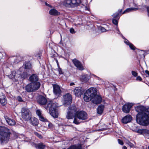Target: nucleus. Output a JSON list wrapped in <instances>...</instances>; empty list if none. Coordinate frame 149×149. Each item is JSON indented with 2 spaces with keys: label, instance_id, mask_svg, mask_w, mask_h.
Masks as SVG:
<instances>
[{
  "label": "nucleus",
  "instance_id": "1",
  "mask_svg": "<svg viewBox=\"0 0 149 149\" xmlns=\"http://www.w3.org/2000/svg\"><path fill=\"white\" fill-rule=\"evenodd\" d=\"M10 134V132L7 128L0 126V143L7 142L9 140Z\"/></svg>",
  "mask_w": 149,
  "mask_h": 149
},
{
  "label": "nucleus",
  "instance_id": "2",
  "mask_svg": "<svg viewBox=\"0 0 149 149\" xmlns=\"http://www.w3.org/2000/svg\"><path fill=\"white\" fill-rule=\"evenodd\" d=\"M136 120L137 122L140 125L146 126L149 124V115L146 113L137 114Z\"/></svg>",
  "mask_w": 149,
  "mask_h": 149
},
{
  "label": "nucleus",
  "instance_id": "3",
  "mask_svg": "<svg viewBox=\"0 0 149 149\" xmlns=\"http://www.w3.org/2000/svg\"><path fill=\"white\" fill-rule=\"evenodd\" d=\"M40 85L39 82H31L25 86V89L28 92L35 91L40 88Z\"/></svg>",
  "mask_w": 149,
  "mask_h": 149
},
{
  "label": "nucleus",
  "instance_id": "4",
  "mask_svg": "<svg viewBox=\"0 0 149 149\" xmlns=\"http://www.w3.org/2000/svg\"><path fill=\"white\" fill-rule=\"evenodd\" d=\"M96 93V88H90L87 90L84 93V99L85 101L88 102L92 100L93 96V94L95 95Z\"/></svg>",
  "mask_w": 149,
  "mask_h": 149
},
{
  "label": "nucleus",
  "instance_id": "5",
  "mask_svg": "<svg viewBox=\"0 0 149 149\" xmlns=\"http://www.w3.org/2000/svg\"><path fill=\"white\" fill-rule=\"evenodd\" d=\"M77 111L76 107L75 106H71L69 107L68 111L66 115V118L69 119L73 118L76 114Z\"/></svg>",
  "mask_w": 149,
  "mask_h": 149
},
{
  "label": "nucleus",
  "instance_id": "6",
  "mask_svg": "<svg viewBox=\"0 0 149 149\" xmlns=\"http://www.w3.org/2000/svg\"><path fill=\"white\" fill-rule=\"evenodd\" d=\"M22 116V118L25 120H28L30 119L31 114L29 110L25 108L22 109L21 111Z\"/></svg>",
  "mask_w": 149,
  "mask_h": 149
},
{
  "label": "nucleus",
  "instance_id": "7",
  "mask_svg": "<svg viewBox=\"0 0 149 149\" xmlns=\"http://www.w3.org/2000/svg\"><path fill=\"white\" fill-rule=\"evenodd\" d=\"M57 103L52 100L48 101L47 106H45V108L47 110L49 109V110L51 109H57Z\"/></svg>",
  "mask_w": 149,
  "mask_h": 149
},
{
  "label": "nucleus",
  "instance_id": "8",
  "mask_svg": "<svg viewBox=\"0 0 149 149\" xmlns=\"http://www.w3.org/2000/svg\"><path fill=\"white\" fill-rule=\"evenodd\" d=\"M93 94V96L91 100L93 102L96 104L100 103L102 102V98L100 95H97V91L96 89L95 95L94 94Z\"/></svg>",
  "mask_w": 149,
  "mask_h": 149
},
{
  "label": "nucleus",
  "instance_id": "9",
  "mask_svg": "<svg viewBox=\"0 0 149 149\" xmlns=\"http://www.w3.org/2000/svg\"><path fill=\"white\" fill-rule=\"evenodd\" d=\"M75 115L79 120H85L87 118V113L83 111L77 112L76 113Z\"/></svg>",
  "mask_w": 149,
  "mask_h": 149
},
{
  "label": "nucleus",
  "instance_id": "10",
  "mask_svg": "<svg viewBox=\"0 0 149 149\" xmlns=\"http://www.w3.org/2000/svg\"><path fill=\"white\" fill-rule=\"evenodd\" d=\"M72 97L70 94L68 93L63 95V101L65 104H70L72 102Z\"/></svg>",
  "mask_w": 149,
  "mask_h": 149
},
{
  "label": "nucleus",
  "instance_id": "11",
  "mask_svg": "<svg viewBox=\"0 0 149 149\" xmlns=\"http://www.w3.org/2000/svg\"><path fill=\"white\" fill-rule=\"evenodd\" d=\"M24 68L22 67L21 68L19 69V71L17 72L18 73V77H20L22 79H25L29 76V74L27 73V71H26L24 70L23 72H22V70L24 69Z\"/></svg>",
  "mask_w": 149,
  "mask_h": 149
},
{
  "label": "nucleus",
  "instance_id": "12",
  "mask_svg": "<svg viewBox=\"0 0 149 149\" xmlns=\"http://www.w3.org/2000/svg\"><path fill=\"white\" fill-rule=\"evenodd\" d=\"M53 91L54 94L57 97L61 96L62 91H61L59 86L57 85H53Z\"/></svg>",
  "mask_w": 149,
  "mask_h": 149
},
{
  "label": "nucleus",
  "instance_id": "13",
  "mask_svg": "<svg viewBox=\"0 0 149 149\" xmlns=\"http://www.w3.org/2000/svg\"><path fill=\"white\" fill-rule=\"evenodd\" d=\"M135 110L138 112V114H141L146 113V108L142 106H138L135 107Z\"/></svg>",
  "mask_w": 149,
  "mask_h": 149
},
{
  "label": "nucleus",
  "instance_id": "14",
  "mask_svg": "<svg viewBox=\"0 0 149 149\" xmlns=\"http://www.w3.org/2000/svg\"><path fill=\"white\" fill-rule=\"evenodd\" d=\"M132 106V105L131 104L127 103L125 104L123 107V111L125 113H129Z\"/></svg>",
  "mask_w": 149,
  "mask_h": 149
},
{
  "label": "nucleus",
  "instance_id": "15",
  "mask_svg": "<svg viewBox=\"0 0 149 149\" xmlns=\"http://www.w3.org/2000/svg\"><path fill=\"white\" fill-rule=\"evenodd\" d=\"M74 92L76 96L79 97L83 94V91L81 87H77L74 90Z\"/></svg>",
  "mask_w": 149,
  "mask_h": 149
},
{
  "label": "nucleus",
  "instance_id": "16",
  "mask_svg": "<svg viewBox=\"0 0 149 149\" xmlns=\"http://www.w3.org/2000/svg\"><path fill=\"white\" fill-rule=\"evenodd\" d=\"M72 62L77 68L80 70H83L84 69L81 63L77 59H74L72 60Z\"/></svg>",
  "mask_w": 149,
  "mask_h": 149
},
{
  "label": "nucleus",
  "instance_id": "17",
  "mask_svg": "<svg viewBox=\"0 0 149 149\" xmlns=\"http://www.w3.org/2000/svg\"><path fill=\"white\" fill-rule=\"evenodd\" d=\"M132 120V117L130 115H128L124 117L122 120L123 123L125 124L130 122Z\"/></svg>",
  "mask_w": 149,
  "mask_h": 149
},
{
  "label": "nucleus",
  "instance_id": "18",
  "mask_svg": "<svg viewBox=\"0 0 149 149\" xmlns=\"http://www.w3.org/2000/svg\"><path fill=\"white\" fill-rule=\"evenodd\" d=\"M29 120H30V123L34 126H37L38 124V120L36 118H31L30 117V118Z\"/></svg>",
  "mask_w": 149,
  "mask_h": 149
},
{
  "label": "nucleus",
  "instance_id": "19",
  "mask_svg": "<svg viewBox=\"0 0 149 149\" xmlns=\"http://www.w3.org/2000/svg\"><path fill=\"white\" fill-rule=\"evenodd\" d=\"M8 76L10 79H11L13 80L14 79H15V81H16L17 79V78H18V73L16 74V72L13 71L11 72V73L8 75Z\"/></svg>",
  "mask_w": 149,
  "mask_h": 149
},
{
  "label": "nucleus",
  "instance_id": "20",
  "mask_svg": "<svg viewBox=\"0 0 149 149\" xmlns=\"http://www.w3.org/2000/svg\"><path fill=\"white\" fill-rule=\"evenodd\" d=\"M38 76L35 74H33L29 78V80L31 81V82H38Z\"/></svg>",
  "mask_w": 149,
  "mask_h": 149
},
{
  "label": "nucleus",
  "instance_id": "21",
  "mask_svg": "<svg viewBox=\"0 0 149 149\" xmlns=\"http://www.w3.org/2000/svg\"><path fill=\"white\" fill-rule=\"evenodd\" d=\"M38 101V103L42 105H45L47 102L46 99L42 96H40Z\"/></svg>",
  "mask_w": 149,
  "mask_h": 149
},
{
  "label": "nucleus",
  "instance_id": "22",
  "mask_svg": "<svg viewBox=\"0 0 149 149\" xmlns=\"http://www.w3.org/2000/svg\"><path fill=\"white\" fill-rule=\"evenodd\" d=\"M4 117L6 122L9 125L13 126L15 124V121L13 119H11L7 116H5Z\"/></svg>",
  "mask_w": 149,
  "mask_h": 149
},
{
  "label": "nucleus",
  "instance_id": "23",
  "mask_svg": "<svg viewBox=\"0 0 149 149\" xmlns=\"http://www.w3.org/2000/svg\"><path fill=\"white\" fill-rule=\"evenodd\" d=\"M49 112L50 115L53 117L56 118L58 117V113L57 109H51L49 110Z\"/></svg>",
  "mask_w": 149,
  "mask_h": 149
},
{
  "label": "nucleus",
  "instance_id": "24",
  "mask_svg": "<svg viewBox=\"0 0 149 149\" xmlns=\"http://www.w3.org/2000/svg\"><path fill=\"white\" fill-rule=\"evenodd\" d=\"M71 7L77 6L81 3V0H71Z\"/></svg>",
  "mask_w": 149,
  "mask_h": 149
},
{
  "label": "nucleus",
  "instance_id": "25",
  "mask_svg": "<svg viewBox=\"0 0 149 149\" xmlns=\"http://www.w3.org/2000/svg\"><path fill=\"white\" fill-rule=\"evenodd\" d=\"M0 102L2 105H5L7 103V101L6 97L2 95L0 97Z\"/></svg>",
  "mask_w": 149,
  "mask_h": 149
},
{
  "label": "nucleus",
  "instance_id": "26",
  "mask_svg": "<svg viewBox=\"0 0 149 149\" xmlns=\"http://www.w3.org/2000/svg\"><path fill=\"white\" fill-rule=\"evenodd\" d=\"M49 14L52 15H57L60 13L55 9H52L49 11Z\"/></svg>",
  "mask_w": 149,
  "mask_h": 149
},
{
  "label": "nucleus",
  "instance_id": "27",
  "mask_svg": "<svg viewBox=\"0 0 149 149\" xmlns=\"http://www.w3.org/2000/svg\"><path fill=\"white\" fill-rule=\"evenodd\" d=\"M90 79V77L87 75L84 74L81 76V80L83 82H86Z\"/></svg>",
  "mask_w": 149,
  "mask_h": 149
},
{
  "label": "nucleus",
  "instance_id": "28",
  "mask_svg": "<svg viewBox=\"0 0 149 149\" xmlns=\"http://www.w3.org/2000/svg\"><path fill=\"white\" fill-rule=\"evenodd\" d=\"M104 108V106L101 105L99 106L97 109V113L101 115L102 113Z\"/></svg>",
  "mask_w": 149,
  "mask_h": 149
},
{
  "label": "nucleus",
  "instance_id": "29",
  "mask_svg": "<svg viewBox=\"0 0 149 149\" xmlns=\"http://www.w3.org/2000/svg\"><path fill=\"white\" fill-rule=\"evenodd\" d=\"M138 9V8H129L125 10L124 12L123 13V14H124L125 13H127L131 11H136Z\"/></svg>",
  "mask_w": 149,
  "mask_h": 149
},
{
  "label": "nucleus",
  "instance_id": "30",
  "mask_svg": "<svg viewBox=\"0 0 149 149\" xmlns=\"http://www.w3.org/2000/svg\"><path fill=\"white\" fill-rule=\"evenodd\" d=\"M71 0H66L64 1L63 4L66 7H71Z\"/></svg>",
  "mask_w": 149,
  "mask_h": 149
},
{
  "label": "nucleus",
  "instance_id": "31",
  "mask_svg": "<svg viewBox=\"0 0 149 149\" xmlns=\"http://www.w3.org/2000/svg\"><path fill=\"white\" fill-rule=\"evenodd\" d=\"M124 42L127 45H129L130 48L132 50H134L135 49V47L132 45L131 43L129 42L128 40L126 39H125Z\"/></svg>",
  "mask_w": 149,
  "mask_h": 149
},
{
  "label": "nucleus",
  "instance_id": "32",
  "mask_svg": "<svg viewBox=\"0 0 149 149\" xmlns=\"http://www.w3.org/2000/svg\"><path fill=\"white\" fill-rule=\"evenodd\" d=\"M24 68V70H26V71H28V70L30 69L31 68V65L30 63H26L25 64V67Z\"/></svg>",
  "mask_w": 149,
  "mask_h": 149
},
{
  "label": "nucleus",
  "instance_id": "33",
  "mask_svg": "<svg viewBox=\"0 0 149 149\" xmlns=\"http://www.w3.org/2000/svg\"><path fill=\"white\" fill-rule=\"evenodd\" d=\"M36 147L39 149H42L44 148L45 146L42 143H38L36 145Z\"/></svg>",
  "mask_w": 149,
  "mask_h": 149
},
{
  "label": "nucleus",
  "instance_id": "34",
  "mask_svg": "<svg viewBox=\"0 0 149 149\" xmlns=\"http://www.w3.org/2000/svg\"><path fill=\"white\" fill-rule=\"evenodd\" d=\"M78 119V118H77V117L76 116V115L75 114L73 123L75 124H79L80 123V122L79 121V120Z\"/></svg>",
  "mask_w": 149,
  "mask_h": 149
},
{
  "label": "nucleus",
  "instance_id": "35",
  "mask_svg": "<svg viewBox=\"0 0 149 149\" xmlns=\"http://www.w3.org/2000/svg\"><path fill=\"white\" fill-rule=\"evenodd\" d=\"M143 132L144 135L147 136H149V131L147 130H143Z\"/></svg>",
  "mask_w": 149,
  "mask_h": 149
},
{
  "label": "nucleus",
  "instance_id": "36",
  "mask_svg": "<svg viewBox=\"0 0 149 149\" xmlns=\"http://www.w3.org/2000/svg\"><path fill=\"white\" fill-rule=\"evenodd\" d=\"M126 143L129 145L131 147H134V145L128 140L126 141Z\"/></svg>",
  "mask_w": 149,
  "mask_h": 149
},
{
  "label": "nucleus",
  "instance_id": "37",
  "mask_svg": "<svg viewBox=\"0 0 149 149\" xmlns=\"http://www.w3.org/2000/svg\"><path fill=\"white\" fill-rule=\"evenodd\" d=\"M39 118V120L45 122L47 120V119L45 118L42 116H40Z\"/></svg>",
  "mask_w": 149,
  "mask_h": 149
},
{
  "label": "nucleus",
  "instance_id": "38",
  "mask_svg": "<svg viewBox=\"0 0 149 149\" xmlns=\"http://www.w3.org/2000/svg\"><path fill=\"white\" fill-rule=\"evenodd\" d=\"M36 113L38 116L39 117L42 116L41 115V111L39 109L37 110L36 111Z\"/></svg>",
  "mask_w": 149,
  "mask_h": 149
},
{
  "label": "nucleus",
  "instance_id": "39",
  "mask_svg": "<svg viewBox=\"0 0 149 149\" xmlns=\"http://www.w3.org/2000/svg\"><path fill=\"white\" fill-rule=\"evenodd\" d=\"M34 134L40 139H42V135L37 132H34Z\"/></svg>",
  "mask_w": 149,
  "mask_h": 149
},
{
  "label": "nucleus",
  "instance_id": "40",
  "mask_svg": "<svg viewBox=\"0 0 149 149\" xmlns=\"http://www.w3.org/2000/svg\"><path fill=\"white\" fill-rule=\"evenodd\" d=\"M132 74L134 77H136L137 76V73L135 71H132Z\"/></svg>",
  "mask_w": 149,
  "mask_h": 149
},
{
  "label": "nucleus",
  "instance_id": "41",
  "mask_svg": "<svg viewBox=\"0 0 149 149\" xmlns=\"http://www.w3.org/2000/svg\"><path fill=\"white\" fill-rule=\"evenodd\" d=\"M118 143L119 144H120L121 145H123V144H124L123 142V141L122 140H121L118 139Z\"/></svg>",
  "mask_w": 149,
  "mask_h": 149
},
{
  "label": "nucleus",
  "instance_id": "42",
  "mask_svg": "<svg viewBox=\"0 0 149 149\" xmlns=\"http://www.w3.org/2000/svg\"><path fill=\"white\" fill-rule=\"evenodd\" d=\"M112 22L113 24L115 25H117L118 24V21L117 20L115 19H113L112 20Z\"/></svg>",
  "mask_w": 149,
  "mask_h": 149
},
{
  "label": "nucleus",
  "instance_id": "43",
  "mask_svg": "<svg viewBox=\"0 0 149 149\" xmlns=\"http://www.w3.org/2000/svg\"><path fill=\"white\" fill-rule=\"evenodd\" d=\"M119 15V14L118 13H114V14L113 15V17L115 18H117L118 16Z\"/></svg>",
  "mask_w": 149,
  "mask_h": 149
},
{
  "label": "nucleus",
  "instance_id": "44",
  "mask_svg": "<svg viewBox=\"0 0 149 149\" xmlns=\"http://www.w3.org/2000/svg\"><path fill=\"white\" fill-rule=\"evenodd\" d=\"M100 29L102 32H104L106 31V29L102 27H101Z\"/></svg>",
  "mask_w": 149,
  "mask_h": 149
},
{
  "label": "nucleus",
  "instance_id": "45",
  "mask_svg": "<svg viewBox=\"0 0 149 149\" xmlns=\"http://www.w3.org/2000/svg\"><path fill=\"white\" fill-rule=\"evenodd\" d=\"M17 99L19 102H22L23 101L22 97L19 96H18L17 97Z\"/></svg>",
  "mask_w": 149,
  "mask_h": 149
},
{
  "label": "nucleus",
  "instance_id": "46",
  "mask_svg": "<svg viewBox=\"0 0 149 149\" xmlns=\"http://www.w3.org/2000/svg\"><path fill=\"white\" fill-rule=\"evenodd\" d=\"M58 71L59 72V73L60 74H63V72H62V70L60 68H59L58 69Z\"/></svg>",
  "mask_w": 149,
  "mask_h": 149
},
{
  "label": "nucleus",
  "instance_id": "47",
  "mask_svg": "<svg viewBox=\"0 0 149 149\" xmlns=\"http://www.w3.org/2000/svg\"><path fill=\"white\" fill-rule=\"evenodd\" d=\"M136 80H139L140 81H141L142 80V79L139 76H137V77L136 78Z\"/></svg>",
  "mask_w": 149,
  "mask_h": 149
},
{
  "label": "nucleus",
  "instance_id": "48",
  "mask_svg": "<svg viewBox=\"0 0 149 149\" xmlns=\"http://www.w3.org/2000/svg\"><path fill=\"white\" fill-rule=\"evenodd\" d=\"M70 32L72 33H75L74 30L73 28H71L70 29Z\"/></svg>",
  "mask_w": 149,
  "mask_h": 149
},
{
  "label": "nucleus",
  "instance_id": "49",
  "mask_svg": "<svg viewBox=\"0 0 149 149\" xmlns=\"http://www.w3.org/2000/svg\"><path fill=\"white\" fill-rule=\"evenodd\" d=\"M146 113L149 115V107L147 109L146 108Z\"/></svg>",
  "mask_w": 149,
  "mask_h": 149
},
{
  "label": "nucleus",
  "instance_id": "50",
  "mask_svg": "<svg viewBox=\"0 0 149 149\" xmlns=\"http://www.w3.org/2000/svg\"><path fill=\"white\" fill-rule=\"evenodd\" d=\"M145 72L147 75H146V76H149V71L147 70H146L145 71Z\"/></svg>",
  "mask_w": 149,
  "mask_h": 149
},
{
  "label": "nucleus",
  "instance_id": "51",
  "mask_svg": "<svg viewBox=\"0 0 149 149\" xmlns=\"http://www.w3.org/2000/svg\"><path fill=\"white\" fill-rule=\"evenodd\" d=\"M53 126V125L51 123H49L48 124V127L49 128H51Z\"/></svg>",
  "mask_w": 149,
  "mask_h": 149
},
{
  "label": "nucleus",
  "instance_id": "52",
  "mask_svg": "<svg viewBox=\"0 0 149 149\" xmlns=\"http://www.w3.org/2000/svg\"><path fill=\"white\" fill-rule=\"evenodd\" d=\"M137 132L140 133H143V130H139L137 131Z\"/></svg>",
  "mask_w": 149,
  "mask_h": 149
},
{
  "label": "nucleus",
  "instance_id": "53",
  "mask_svg": "<svg viewBox=\"0 0 149 149\" xmlns=\"http://www.w3.org/2000/svg\"><path fill=\"white\" fill-rule=\"evenodd\" d=\"M147 9L148 11V16L149 17V7H147Z\"/></svg>",
  "mask_w": 149,
  "mask_h": 149
},
{
  "label": "nucleus",
  "instance_id": "54",
  "mask_svg": "<svg viewBox=\"0 0 149 149\" xmlns=\"http://www.w3.org/2000/svg\"><path fill=\"white\" fill-rule=\"evenodd\" d=\"M116 30L117 31H118L120 33V31H119V29H118V27L117 26H116Z\"/></svg>",
  "mask_w": 149,
  "mask_h": 149
},
{
  "label": "nucleus",
  "instance_id": "55",
  "mask_svg": "<svg viewBox=\"0 0 149 149\" xmlns=\"http://www.w3.org/2000/svg\"><path fill=\"white\" fill-rule=\"evenodd\" d=\"M74 85V84L73 82L71 83L70 84V86H73Z\"/></svg>",
  "mask_w": 149,
  "mask_h": 149
},
{
  "label": "nucleus",
  "instance_id": "56",
  "mask_svg": "<svg viewBox=\"0 0 149 149\" xmlns=\"http://www.w3.org/2000/svg\"><path fill=\"white\" fill-rule=\"evenodd\" d=\"M123 149H127V147L125 146H124L123 147Z\"/></svg>",
  "mask_w": 149,
  "mask_h": 149
},
{
  "label": "nucleus",
  "instance_id": "57",
  "mask_svg": "<svg viewBox=\"0 0 149 149\" xmlns=\"http://www.w3.org/2000/svg\"><path fill=\"white\" fill-rule=\"evenodd\" d=\"M45 4L46 6H49V5L46 3H45Z\"/></svg>",
  "mask_w": 149,
  "mask_h": 149
},
{
  "label": "nucleus",
  "instance_id": "58",
  "mask_svg": "<svg viewBox=\"0 0 149 149\" xmlns=\"http://www.w3.org/2000/svg\"><path fill=\"white\" fill-rule=\"evenodd\" d=\"M117 33H118V34H120V35H122V34H121V33H119V32H118V31H117Z\"/></svg>",
  "mask_w": 149,
  "mask_h": 149
},
{
  "label": "nucleus",
  "instance_id": "59",
  "mask_svg": "<svg viewBox=\"0 0 149 149\" xmlns=\"http://www.w3.org/2000/svg\"><path fill=\"white\" fill-rule=\"evenodd\" d=\"M87 9H88V8H87V7H86V8H85V9H86V10H87Z\"/></svg>",
  "mask_w": 149,
  "mask_h": 149
},
{
  "label": "nucleus",
  "instance_id": "60",
  "mask_svg": "<svg viewBox=\"0 0 149 149\" xmlns=\"http://www.w3.org/2000/svg\"><path fill=\"white\" fill-rule=\"evenodd\" d=\"M148 149H149V146L148 147Z\"/></svg>",
  "mask_w": 149,
  "mask_h": 149
},
{
  "label": "nucleus",
  "instance_id": "61",
  "mask_svg": "<svg viewBox=\"0 0 149 149\" xmlns=\"http://www.w3.org/2000/svg\"><path fill=\"white\" fill-rule=\"evenodd\" d=\"M1 54L0 53V56H1Z\"/></svg>",
  "mask_w": 149,
  "mask_h": 149
}]
</instances>
